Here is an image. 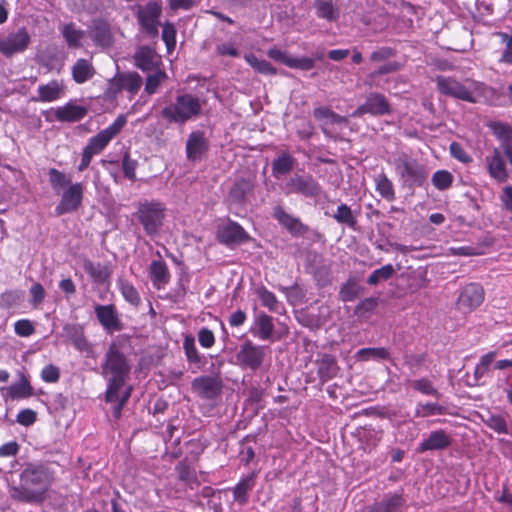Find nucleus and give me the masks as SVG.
Segmentation results:
<instances>
[{"label": "nucleus", "instance_id": "obj_61", "mask_svg": "<svg viewBox=\"0 0 512 512\" xmlns=\"http://www.w3.org/2000/svg\"><path fill=\"white\" fill-rule=\"evenodd\" d=\"M165 78L166 74L161 70H157L155 73L148 75L145 84V92H147L149 95L154 94Z\"/></svg>", "mask_w": 512, "mask_h": 512}, {"label": "nucleus", "instance_id": "obj_2", "mask_svg": "<svg viewBox=\"0 0 512 512\" xmlns=\"http://www.w3.org/2000/svg\"><path fill=\"white\" fill-rule=\"evenodd\" d=\"M102 375L107 379L105 398L107 402L118 400V392L124 387L129 377L131 366L116 342L109 345L102 363Z\"/></svg>", "mask_w": 512, "mask_h": 512}, {"label": "nucleus", "instance_id": "obj_5", "mask_svg": "<svg viewBox=\"0 0 512 512\" xmlns=\"http://www.w3.org/2000/svg\"><path fill=\"white\" fill-rule=\"evenodd\" d=\"M162 15V5L157 1H149L145 5H138L136 7L135 16L141 31L144 32L149 38H157L160 25V17Z\"/></svg>", "mask_w": 512, "mask_h": 512}, {"label": "nucleus", "instance_id": "obj_12", "mask_svg": "<svg viewBox=\"0 0 512 512\" xmlns=\"http://www.w3.org/2000/svg\"><path fill=\"white\" fill-rule=\"evenodd\" d=\"M313 116L316 120L321 122L322 132L332 139L338 138V132L335 130V125H347L348 119L345 116L336 114L334 111L327 107H317L313 110Z\"/></svg>", "mask_w": 512, "mask_h": 512}, {"label": "nucleus", "instance_id": "obj_21", "mask_svg": "<svg viewBox=\"0 0 512 512\" xmlns=\"http://www.w3.org/2000/svg\"><path fill=\"white\" fill-rule=\"evenodd\" d=\"M318 255L316 253L309 254L308 260H313L314 264H309L310 272L313 274V277L316 281V284L319 288H324L328 285L332 284L333 275L330 264L324 262L323 260L317 261Z\"/></svg>", "mask_w": 512, "mask_h": 512}, {"label": "nucleus", "instance_id": "obj_60", "mask_svg": "<svg viewBox=\"0 0 512 512\" xmlns=\"http://www.w3.org/2000/svg\"><path fill=\"white\" fill-rule=\"evenodd\" d=\"M256 295L261 300L263 306L267 307L270 311L276 310V306L278 304L276 296L266 287L261 286L257 288Z\"/></svg>", "mask_w": 512, "mask_h": 512}, {"label": "nucleus", "instance_id": "obj_30", "mask_svg": "<svg viewBox=\"0 0 512 512\" xmlns=\"http://www.w3.org/2000/svg\"><path fill=\"white\" fill-rule=\"evenodd\" d=\"M488 171L491 177L499 182H505L508 179L505 161L498 149H494L493 155L487 158Z\"/></svg>", "mask_w": 512, "mask_h": 512}, {"label": "nucleus", "instance_id": "obj_10", "mask_svg": "<svg viewBox=\"0 0 512 512\" xmlns=\"http://www.w3.org/2000/svg\"><path fill=\"white\" fill-rule=\"evenodd\" d=\"M484 289L478 283L467 284L458 296L456 306L462 313H470L484 301Z\"/></svg>", "mask_w": 512, "mask_h": 512}, {"label": "nucleus", "instance_id": "obj_59", "mask_svg": "<svg viewBox=\"0 0 512 512\" xmlns=\"http://www.w3.org/2000/svg\"><path fill=\"white\" fill-rule=\"evenodd\" d=\"M162 40L164 41L168 52H172L176 46V29L173 23L166 22L163 24Z\"/></svg>", "mask_w": 512, "mask_h": 512}, {"label": "nucleus", "instance_id": "obj_11", "mask_svg": "<svg viewBox=\"0 0 512 512\" xmlns=\"http://www.w3.org/2000/svg\"><path fill=\"white\" fill-rule=\"evenodd\" d=\"M217 240L228 247H236L250 240V236L241 225L234 221L218 227Z\"/></svg>", "mask_w": 512, "mask_h": 512}, {"label": "nucleus", "instance_id": "obj_28", "mask_svg": "<svg viewBox=\"0 0 512 512\" xmlns=\"http://www.w3.org/2000/svg\"><path fill=\"white\" fill-rule=\"evenodd\" d=\"M316 365H317V374H318L321 382H323V383L334 378L339 371V367H338L336 358L330 354H323L316 361Z\"/></svg>", "mask_w": 512, "mask_h": 512}, {"label": "nucleus", "instance_id": "obj_37", "mask_svg": "<svg viewBox=\"0 0 512 512\" xmlns=\"http://www.w3.org/2000/svg\"><path fill=\"white\" fill-rule=\"evenodd\" d=\"M272 320L271 316L263 312L258 314L254 321L256 330L252 328L251 332L262 340H269L274 332V324Z\"/></svg>", "mask_w": 512, "mask_h": 512}, {"label": "nucleus", "instance_id": "obj_20", "mask_svg": "<svg viewBox=\"0 0 512 512\" xmlns=\"http://www.w3.org/2000/svg\"><path fill=\"white\" fill-rule=\"evenodd\" d=\"M273 217L295 237L303 236L309 231L307 225L303 224L299 218L287 213L280 205L274 207Z\"/></svg>", "mask_w": 512, "mask_h": 512}, {"label": "nucleus", "instance_id": "obj_47", "mask_svg": "<svg viewBox=\"0 0 512 512\" xmlns=\"http://www.w3.org/2000/svg\"><path fill=\"white\" fill-rule=\"evenodd\" d=\"M8 394L12 399L27 398L33 394V388L29 381L22 377L19 382L12 384L8 388Z\"/></svg>", "mask_w": 512, "mask_h": 512}, {"label": "nucleus", "instance_id": "obj_13", "mask_svg": "<svg viewBox=\"0 0 512 512\" xmlns=\"http://www.w3.org/2000/svg\"><path fill=\"white\" fill-rule=\"evenodd\" d=\"M88 35L94 44L102 49L111 48L115 41L112 26L102 18L92 20L88 28Z\"/></svg>", "mask_w": 512, "mask_h": 512}, {"label": "nucleus", "instance_id": "obj_46", "mask_svg": "<svg viewBox=\"0 0 512 512\" xmlns=\"http://www.w3.org/2000/svg\"><path fill=\"white\" fill-rule=\"evenodd\" d=\"M360 291L357 279L351 277L341 286L338 296L342 302H351L359 296Z\"/></svg>", "mask_w": 512, "mask_h": 512}, {"label": "nucleus", "instance_id": "obj_8", "mask_svg": "<svg viewBox=\"0 0 512 512\" xmlns=\"http://www.w3.org/2000/svg\"><path fill=\"white\" fill-rule=\"evenodd\" d=\"M321 192L320 184L311 175L296 174L285 183L286 194H301L305 197L316 198Z\"/></svg>", "mask_w": 512, "mask_h": 512}, {"label": "nucleus", "instance_id": "obj_57", "mask_svg": "<svg viewBox=\"0 0 512 512\" xmlns=\"http://www.w3.org/2000/svg\"><path fill=\"white\" fill-rule=\"evenodd\" d=\"M395 55L396 50L394 48L382 46L377 48L370 54L369 60L371 63H386Z\"/></svg>", "mask_w": 512, "mask_h": 512}, {"label": "nucleus", "instance_id": "obj_1", "mask_svg": "<svg viewBox=\"0 0 512 512\" xmlns=\"http://www.w3.org/2000/svg\"><path fill=\"white\" fill-rule=\"evenodd\" d=\"M51 478L49 470L44 465L29 463L20 474L19 485L10 489V496L20 502H41Z\"/></svg>", "mask_w": 512, "mask_h": 512}, {"label": "nucleus", "instance_id": "obj_39", "mask_svg": "<svg viewBox=\"0 0 512 512\" xmlns=\"http://www.w3.org/2000/svg\"><path fill=\"white\" fill-rule=\"evenodd\" d=\"M83 268L85 272L90 275L93 281L98 284H104L107 282L111 275V271L108 266L100 263L95 264L90 260L84 261Z\"/></svg>", "mask_w": 512, "mask_h": 512}, {"label": "nucleus", "instance_id": "obj_52", "mask_svg": "<svg viewBox=\"0 0 512 512\" xmlns=\"http://www.w3.org/2000/svg\"><path fill=\"white\" fill-rule=\"evenodd\" d=\"M412 388L424 395L434 396L436 398H440L441 394L439 391L433 386L432 382L427 378H420L411 381Z\"/></svg>", "mask_w": 512, "mask_h": 512}, {"label": "nucleus", "instance_id": "obj_27", "mask_svg": "<svg viewBox=\"0 0 512 512\" xmlns=\"http://www.w3.org/2000/svg\"><path fill=\"white\" fill-rule=\"evenodd\" d=\"M65 331L67 332L69 339L72 341L76 349H78L80 352L85 353L87 357H94L93 346L85 337L83 329L80 326H66Z\"/></svg>", "mask_w": 512, "mask_h": 512}, {"label": "nucleus", "instance_id": "obj_6", "mask_svg": "<svg viewBox=\"0 0 512 512\" xmlns=\"http://www.w3.org/2000/svg\"><path fill=\"white\" fill-rule=\"evenodd\" d=\"M164 211L165 207L162 203L145 201L139 204L135 215L142 224L146 234L152 236L158 233L163 224Z\"/></svg>", "mask_w": 512, "mask_h": 512}, {"label": "nucleus", "instance_id": "obj_58", "mask_svg": "<svg viewBox=\"0 0 512 512\" xmlns=\"http://www.w3.org/2000/svg\"><path fill=\"white\" fill-rule=\"evenodd\" d=\"M23 298V292L19 290H8L0 295V307L11 308L20 303Z\"/></svg>", "mask_w": 512, "mask_h": 512}, {"label": "nucleus", "instance_id": "obj_35", "mask_svg": "<svg viewBox=\"0 0 512 512\" xmlns=\"http://www.w3.org/2000/svg\"><path fill=\"white\" fill-rule=\"evenodd\" d=\"M358 214L359 211H352L347 204L342 203L337 207L332 217L337 223L345 225L352 230H356L358 225Z\"/></svg>", "mask_w": 512, "mask_h": 512}, {"label": "nucleus", "instance_id": "obj_38", "mask_svg": "<svg viewBox=\"0 0 512 512\" xmlns=\"http://www.w3.org/2000/svg\"><path fill=\"white\" fill-rule=\"evenodd\" d=\"M95 73L92 63L87 59H78L72 67L73 80L78 84L90 80Z\"/></svg>", "mask_w": 512, "mask_h": 512}, {"label": "nucleus", "instance_id": "obj_22", "mask_svg": "<svg viewBox=\"0 0 512 512\" xmlns=\"http://www.w3.org/2000/svg\"><path fill=\"white\" fill-rule=\"evenodd\" d=\"M208 141L201 131L192 132L186 142L187 159L190 161L201 160L208 150Z\"/></svg>", "mask_w": 512, "mask_h": 512}, {"label": "nucleus", "instance_id": "obj_26", "mask_svg": "<svg viewBox=\"0 0 512 512\" xmlns=\"http://www.w3.org/2000/svg\"><path fill=\"white\" fill-rule=\"evenodd\" d=\"M405 504L402 494L394 493L386 495L381 501L366 508V512H398Z\"/></svg>", "mask_w": 512, "mask_h": 512}, {"label": "nucleus", "instance_id": "obj_3", "mask_svg": "<svg viewBox=\"0 0 512 512\" xmlns=\"http://www.w3.org/2000/svg\"><path fill=\"white\" fill-rule=\"evenodd\" d=\"M202 112V104L198 97L190 94H178L175 100L164 107L161 115L171 123L184 124L198 117Z\"/></svg>", "mask_w": 512, "mask_h": 512}, {"label": "nucleus", "instance_id": "obj_34", "mask_svg": "<svg viewBox=\"0 0 512 512\" xmlns=\"http://www.w3.org/2000/svg\"><path fill=\"white\" fill-rule=\"evenodd\" d=\"M313 7L318 18L334 22L339 18L340 10L334 0H314Z\"/></svg>", "mask_w": 512, "mask_h": 512}, {"label": "nucleus", "instance_id": "obj_25", "mask_svg": "<svg viewBox=\"0 0 512 512\" xmlns=\"http://www.w3.org/2000/svg\"><path fill=\"white\" fill-rule=\"evenodd\" d=\"M451 443L452 440L450 436L446 431L440 429L432 431L429 436L419 444L417 451L422 453L425 451L444 450L448 448Z\"/></svg>", "mask_w": 512, "mask_h": 512}, {"label": "nucleus", "instance_id": "obj_18", "mask_svg": "<svg viewBox=\"0 0 512 512\" xmlns=\"http://www.w3.org/2000/svg\"><path fill=\"white\" fill-rule=\"evenodd\" d=\"M191 386L198 396L212 400L221 394L223 383L216 376H200L192 381Z\"/></svg>", "mask_w": 512, "mask_h": 512}, {"label": "nucleus", "instance_id": "obj_44", "mask_svg": "<svg viewBox=\"0 0 512 512\" xmlns=\"http://www.w3.org/2000/svg\"><path fill=\"white\" fill-rule=\"evenodd\" d=\"M356 357L361 361L369 360H388L390 358V352L384 347H369L362 348L357 351Z\"/></svg>", "mask_w": 512, "mask_h": 512}, {"label": "nucleus", "instance_id": "obj_14", "mask_svg": "<svg viewBox=\"0 0 512 512\" xmlns=\"http://www.w3.org/2000/svg\"><path fill=\"white\" fill-rule=\"evenodd\" d=\"M142 83V77L136 72L119 73L109 81V91L115 96L125 90L132 97L138 93Z\"/></svg>", "mask_w": 512, "mask_h": 512}, {"label": "nucleus", "instance_id": "obj_16", "mask_svg": "<svg viewBox=\"0 0 512 512\" xmlns=\"http://www.w3.org/2000/svg\"><path fill=\"white\" fill-rule=\"evenodd\" d=\"M390 111V104L387 98L381 93L372 92L368 94L365 102L353 112L352 116L361 117L364 114L382 116L389 114Z\"/></svg>", "mask_w": 512, "mask_h": 512}, {"label": "nucleus", "instance_id": "obj_17", "mask_svg": "<svg viewBox=\"0 0 512 512\" xmlns=\"http://www.w3.org/2000/svg\"><path fill=\"white\" fill-rule=\"evenodd\" d=\"M29 43L30 35L27 29L22 27L17 32L0 39V52L6 57H11L16 53L25 51Z\"/></svg>", "mask_w": 512, "mask_h": 512}, {"label": "nucleus", "instance_id": "obj_56", "mask_svg": "<svg viewBox=\"0 0 512 512\" xmlns=\"http://www.w3.org/2000/svg\"><path fill=\"white\" fill-rule=\"evenodd\" d=\"M431 181L438 190H446L452 185L453 175L447 170H439L433 174Z\"/></svg>", "mask_w": 512, "mask_h": 512}, {"label": "nucleus", "instance_id": "obj_7", "mask_svg": "<svg viewBox=\"0 0 512 512\" xmlns=\"http://www.w3.org/2000/svg\"><path fill=\"white\" fill-rule=\"evenodd\" d=\"M265 356L266 349L264 346L255 345L252 341L247 340L240 345L235 358L237 365L241 368L257 371L261 368Z\"/></svg>", "mask_w": 512, "mask_h": 512}, {"label": "nucleus", "instance_id": "obj_63", "mask_svg": "<svg viewBox=\"0 0 512 512\" xmlns=\"http://www.w3.org/2000/svg\"><path fill=\"white\" fill-rule=\"evenodd\" d=\"M175 470L177 472L178 479L185 483H191L196 480L195 472L186 462H179L176 465Z\"/></svg>", "mask_w": 512, "mask_h": 512}, {"label": "nucleus", "instance_id": "obj_48", "mask_svg": "<svg viewBox=\"0 0 512 512\" xmlns=\"http://www.w3.org/2000/svg\"><path fill=\"white\" fill-rule=\"evenodd\" d=\"M183 349L189 363L197 364L198 367L204 364L202 356L199 355L193 336L188 335L184 338Z\"/></svg>", "mask_w": 512, "mask_h": 512}, {"label": "nucleus", "instance_id": "obj_53", "mask_svg": "<svg viewBox=\"0 0 512 512\" xmlns=\"http://www.w3.org/2000/svg\"><path fill=\"white\" fill-rule=\"evenodd\" d=\"M245 59L259 73L268 75L276 74V69L267 60L258 59L253 54L246 55Z\"/></svg>", "mask_w": 512, "mask_h": 512}, {"label": "nucleus", "instance_id": "obj_64", "mask_svg": "<svg viewBox=\"0 0 512 512\" xmlns=\"http://www.w3.org/2000/svg\"><path fill=\"white\" fill-rule=\"evenodd\" d=\"M289 68L309 71L314 68V59L310 57H293L288 63Z\"/></svg>", "mask_w": 512, "mask_h": 512}, {"label": "nucleus", "instance_id": "obj_32", "mask_svg": "<svg viewBox=\"0 0 512 512\" xmlns=\"http://www.w3.org/2000/svg\"><path fill=\"white\" fill-rule=\"evenodd\" d=\"M135 66L142 71H151L155 67L156 53L149 46H141L137 49L134 56Z\"/></svg>", "mask_w": 512, "mask_h": 512}, {"label": "nucleus", "instance_id": "obj_45", "mask_svg": "<svg viewBox=\"0 0 512 512\" xmlns=\"http://www.w3.org/2000/svg\"><path fill=\"white\" fill-rule=\"evenodd\" d=\"M376 190L386 200L393 201L396 197L394 185L385 173L375 177Z\"/></svg>", "mask_w": 512, "mask_h": 512}, {"label": "nucleus", "instance_id": "obj_41", "mask_svg": "<svg viewBox=\"0 0 512 512\" xmlns=\"http://www.w3.org/2000/svg\"><path fill=\"white\" fill-rule=\"evenodd\" d=\"M61 33L70 48H80L82 46L81 41L85 37V31L76 29L74 23L64 24Z\"/></svg>", "mask_w": 512, "mask_h": 512}, {"label": "nucleus", "instance_id": "obj_40", "mask_svg": "<svg viewBox=\"0 0 512 512\" xmlns=\"http://www.w3.org/2000/svg\"><path fill=\"white\" fill-rule=\"evenodd\" d=\"M255 485L254 475H249L243 478L233 489L234 500L240 504L245 505L249 499V493Z\"/></svg>", "mask_w": 512, "mask_h": 512}, {"label": "nucleus", "instance_id": "obj_4", "mask_svg": "<svg viewBox=\"0 0 512 512\" xmlns=\"http://www.w3.org/2000/svg\"><path fill=\"white\" fill-rule=\"evenodd\" d=\"M393 165L403 187L414 189L427 181L426 167L405 152L397 153Z\"/></svg>", "mask_w": 512, "mask_h": 512}, {"label": "nucleus", "instance_id": "obj_42", "mask_svg": "<svg viewBox=\"0 0 512 512\" xmlns=\"http://www.w3.org/2000/svg\"><path fill=\"white\" fill-rule=\"evenodd\" d=\"M402 64L397 61H388L379 66L376 70L369 73L366 77V83L370 86L376 84L377 80L384 75L400 71Z\"/></svg>", "mask_w": 512, "mask_h": 512}, {"label": "nucleus", "instance_id": "obj_24", "mask_svg": "<svg viewBox=\"0 0 512 512\" xmlns=\"http://www.w3.org/2000/svg\"><path fill=\"white\" fill-rule=\"evenodd\" d=\"M157 256L158 259L152 260L150 263L149 275L153 286L160 290L169 283L171 275L159 252H157Z\"/></svg>", "mask_w": 512, "mask_h": 512}, {"label": "nucleus", "instance_id": "obj_50", "mask_svg": "<svg viewBox=\"0 0 512 512\" xmlns=\"http://www.w3.org/2000/svg\"><path fill=\"white\" fill-rule=\"evenodd\" d=\"M395 273V269L391 264H387L374 270L367 278V283L371 286L377 285L381 281L390 279Z\"/></svg>", "mask_w": 512, "mask_h": 512}, {"label": "nucleus", "instance_id": "obj_36", "mask_svg": "<svg viewBox=\"0 0 512 512\" xmlns=\"http://www.w3.org/2000/svg\"><path fill=\"white\" fill-rule=\"evenodd\" d=\"M296 159L288 152H282L272 161L271 169L274 177L287 175L294 169Z\"/></svg>", "mask_w": 512, "mask_h": 512}, {"label": "nucleus", "instance_id": "obj_23", "mask_svg": "<svg viewBox=\"0 0 512 512\" xmlns=\"http://www.w3.org/2000/svg\"><path fill=\"white\" fill-rule=\"evenodd\" d=\"M95 314L100 324L108 331H120L121 321L114 305H96Z\"/></svg>", "mask_w": 512, "mask_h": 512}, {"label": "nucleus", "instance_id": "obj_31", "mask_svg": "<svg viewBox=\"0 0 512 512\" xmlns=\"http://www.w3.org/2000/svg\"><path fill=\"white\" fill-rule=\"evenodd\" d=\"M255 183L253 177L241 178L235 182L229 192V198L234 203H242L247 195L253 192Z\"/></svg>", "mask_w": 512, "mask_h": 512}, {"label": "nucleus", "instance_id": "obj_51", "mask_svg": "<svg viewBox=\"0 0 512 512\" xmlns=\"http://www.w3.org/2000/svg\"><path fill=\"white\" fill-rule=\"evenodd\" d=\"M447 408L438 403H419L416 408L417 417H428L433 415H444Z\"/></svg>", "mask_w": 512, "mask_h": 512}, {"label": "nucleus", "instance_id": "obj_19", "mask_svg": "<svg viewBox=\"0 0 512 512\" xmlns=\"http://www.w3.org/2000/svg\"><path fill=\"white\" fill-rule=\"evenodd\" d=\"M436 83L442 94L471 103L476 102L473 94L464 85L450 77L438 76Z\"/></svg>", "mask_w": 512, "mask_h": 512}, {"label": "nucleus", "instance_id": "obj_55", "mask_svg": "<svg viewBox=\"0 0 512 512\" xmlns=\"http://www.w3.org/2000/svg\"><path fill=\"white\" fill-rule=\"evenodd\" d=\"M49 181H50V184L53 188V190L55 192H59V189L60 188H63L65 186H70L71 185V179L68 178L63 172L55 169V168H51L49 169Z\"/></svg>", "mask_w": 512, "mask_h": 512}, {"label": "nucleus", "instance_id": "obj_29", "mask_svg": "<svg viewBox=\"0 0 512 512\" xmlns=\"http://www.w3.org/2000/svg\"><path fill=\"white\" fill-rule=\"evenodd\" d=\"M87 113L86 107L68 103L55 110V117L61 122H77L83 119Z\"/></svg>", "mask_w": 512, "mask_h": 512}, {"label": "nucleus", "instance_id": "obj_9", "mask_svg": "<svg viewBox=\"0 0 512 512\" xmlns=\"http://www.w3.org/2000/svg\"><path fill=\"white\" fill-rule=\"evenodd\" d=\"M126 122V116L122 114L119 115L110 126L92 137L85 146V149L94 155L99 154L108 143L120 133Z\"/></svg>", "mask_w": 512, "mask_h": 512}, {"label": "nucleus", "instance_id": "obj_43", "mask_svg": "<svg viewBox=\"0 0 512 512\" xmlns=\"http://www.w3.org/2000/svg\"><path fill=\"white\" fill-rule=\"evenodd\" d=\"M117 284L124 299L132 306L138 307L141 303V297L137 289L123 278H119Z\"/></svg>", "mask_w": 512, "mask_h": 512}, {"label": "nucleus", "instance_id": "obj_15", "mask_svg": "<svg viewBox=\"0 0 512 512\" xmlns=\"http://www.w3.org/2000/svg\"><path fill=\"white\" fill-rule=\"evenodd\" d=\"M84 186L82 183L71 184L62 194L55 212L57 216L75 212L81 206Z\"/></svg>", "mask_w": 512, "mask_h": 512}, {"label": "nucleus", "instance_id": "obj_33", "mask_svg": "<svg viewBox=\"0 0 512 512\" xmlns=\"http://www.w3.org/2000/svg\"><path fill=\"white\" fill-rule=\"evenodd\" d=\"M38 96L33 100L36 102H52L58 100L63 94V85L53 80L46 85L38 87Z\"/></svg>", "mask_w": 512, "mask_h": 512}, {"label": "nucleus", "instance_id": "obj_49", "mask_svg": "<svg viewBox=\"0 0 512 512\" xmlns=\"http://www.w3.org/2000/svg\"><path fill=\"white\" fill-rule=\"evenodd\" d=\"M481 419L485 425H487L489 428L493 429L499 434H507L508 433V427L507 423L503 416L501 415H494L489 412L486 414L481 415Z\"/></svg>", "mask_w": 512, "mask_h": 512}, {"label": "nucleus", "instance_id": "obj_62", "mask_svg": "<svg viewBox=\"0 0 512 512\" xmlns=\"http://www.w3.org/2000/svg\"><path fill=\"white\" fill-rule=\"evenodd\" d=\"M378 305V298L368 297L360 301L355 307L354 313L357 316H365L367 313L373 311Z\"/></svg>", "mask_w": 512, "mask_h": 512}, {"label": "nucleus", "instance_id": "obj_54", "mask_svg": "<svg viewBox=\"0 0 512 512\" xmlns=\"http://www.w3.org/2000/svg\"><path fill=\"white\" fill-rule=\"evenodd\" d=\"M490 128L492 129L495 136L503 142L502 144H511L512 127L509 124L503 122H492L490 124Z\"/></svg>", "mask_w": 512, "mask_h": 512}]
</instances>
